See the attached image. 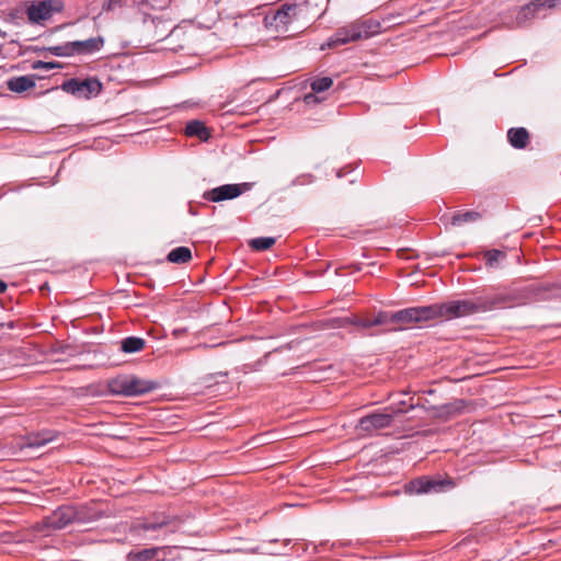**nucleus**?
Segmentation results:
<instances>
[{"label": "nucleus", "mask_w": 561, "mask_h": 561, "mask_svg": "<svg viewBox=\"0 0 561 561\" xmlns=\"http://www.w3.org/2000/svg\"><path fill=\"white\" fill-rule=\"evenodd\" d=\"M171 552L167 546L142 549V561H165Z\"/></svg>", "instance_id": "a211bd4d"}, {"label": "nucleus", "mask_w": 561, "mask_h": 561, "mask_svg": "<svg viewBox=\"0 0 561 561\" xmlns=\"http://www.w3.org/2000/svg\"><path fill=\"white\" fill-rule=\"evenodd\" d=\"M276 242V239L273 237H259L252 239L249 244L253 250L256 251H265L270 249L272 245H274Z\"/></svg>", "instance_id": "4be33fe9"}, {"label": "nucleus", "mask_w": 561, "mask_h": 561, "mask_svg": "<svg viewBox=\"0 0 561 561\" xmlns=\"http://www.w3.org/2000/svg\"><path fill=\"white\" fill-rule=\"evenodd\" d=\"M445 484L451 485V481L435 480L427 477L417 478L407 484V492L411 494H424L432 492H440L444 490Z\"/></svg>", "instance_id": "9b49d317"}, {"label": "nucleus", "mask_w": 561, "mask_h": 561, "mask_svg": "<svg viewBox=\"0 0 561 561\" xmlns=\"http://www.w3.org/2000/svg\"><path fill=\"white\" fill-rule=\"evenodd\" d=\"M167 35H168V31L163 27L162 30L159 31V33L154 37H157V41H160V39L167 37Z\"/></svg>", "instance_id": "473e14b6"}, {"label": "nucleus", "mask_w": 561, "mask_h": 561, "mask_svg": "<svg viewBox=\"0 0 561 561\" xmlns=\"http://www.w3.org/2000/svg\"><path fill=\"white\" fill-rule=\"evenodd\" d=\"M48 50L55 56H71L75 54L71 42L65 45L51 46L48 48Z\"/></svg>", "instance_id": "bb28decb"}, {"label": "nucleus", "mask_w": 561, "mask_h": 561, "mask_svg": "<svg viewBox=\"0 0 561 561\" xmlns=\"http://www.w3.org/2000/svg\"><path fill=\"white\" fill-rule=\"evenodd\" d=\"M392 422V413H371L359 419L357 428L360 432L371 433L391 426Z\"/></svg>", "instance_id": "1a4fd4ad"}, {"label": "nucleus", "mask_w": 561, "mask_h": 561, "mask_svg": "<svg viewBox=\"0 0 561 561\" xmlns=\"http://www.w3.org/2000/svg\"><path fill=\"white\" fill-rule=\"evenodd\" d=\"M507 138L512 147L524 149L528 145L529 134L524 127L511 128L507 131Z\"/></svg>", "instance_id": "dca6fc26"}, {"label": "nucleus", "mask_w": 561, "mask_h": 561, "mask_svg": "<svg viewBox=\"0 0 561 561\" xmlns=\"http://www.w3.org/2000/svg\"><path fill=\"white\" fill-rule=\"evenodd\" d=\"M157 382L154 381H144L142 380V396L152 391L153 389L157 388Z\"/></svg>", "instance_id": "7c9ffc66"}, {"label": "nucleus", "mask_w": 561, "mask_h": 561, "mask_svg": "<svg viewBox=\"0 0 561 561\" xmlns=\"http://www.w3.org/2000/svg\"><path fill=\"white\" fill-rule=\"evenodd\" d=\"M78 511L72 506H62L53 513L48 518V525L53 528L60 529L66 527L73 520H81Z\"/></svg>", "instance_id": "ddd939ff"}, {"label": "nucleus", "mask_w": 561, "mask_h": 561, "mask_svg": "<svg viewBox=\"0 0 561 561\" xmlns=\"http://www.w3.org/2000/svg\"><path fill=\"white\" fill-rule=\"evenodd\" d=\"M485 301L483 296L453 300L446 304L433 305L437 308V318L446 317L447 319L467 317L474 313L486 312Z\"/></svg>", "instance_id": "7ed1b4c3"}, {"label": "nucleus", "mask_w": 561, "mask_h": 561, "mask_svg": "<svg viewBox=\"0 0 561 561\" xmlns=\"http://www.w3.org/2000/svg\"><path fill=\"white\" fill-rule=\"evenodd\" d=\"M121 350L124 353H135L140 350V337L130 336L122 341Z\"/></svg>", "instance_id": "393cba45"}, {"label": "nucleus", "mask_w": 561, "mask_h": 561, "mask_svg": "<svg viewBox=\"0 0 561 561\" xmlns=\"http://www.w3.org/2000/svg\"><path fill=\"white\" fill-rule=\"evenodd\" d=\"M455 405H456V407H455V410H459V409L461 408V405H462V401H457V402L455 403ZM453 407H454V404H450V405H446L445 408H446V409L448 410V412H449V411H450V409H451Z\"/></svg>", "instance_id": "72a5a7b5"}, {"label": "nucleus", "mask_w": 561, "mask_h": 561, "mask_svg": "<svg viewBox=\"0 0 561 561\" xmlns=\"http://www.w3.org/2000/svg\"><path fill=\"white\" fill-rule=\"evenodd\" d=\"M379 26V23L373 20H358L352 22L347 25L339 27L335 33L328 39L327 44L322 45L321 48H331L339 45H345L351 42L369 38L370 36L378 33Z\"/></svg>", "instance_id": "f03ea898"}, {"label": "nucleus", "mask_w": 561, "mask_h": 561, "mask_svg": "<svg viewBox=\"0 0 561 561\" xmlns=\"http://www.w3.org/2000/svg\"><path fill=\"white\" fill-rule=\"evenodd\" d=\"M560 288L552 285L549 287H539L535 285L522 288H512L491 296H483L486 311L503 308H513L526 305L530 301L546 300L557 297Z\"/></svg>", "instance_id": "f257e3e1"}, {"label": "nucleus", "mask_w": 561, "mask_h": 561, "mask_svg": "<svg viewBox=\"0 0 561 561\" xmlns=\"http://www.w3.org/2000/svg\"><path fill=\"white\" fill-rule=\"evenodd\" d=\"M141 416H142V421H144V420H145V416H147V414L142 412V413H141Z\"/></svg>", "instance_id": "c9c22d12"}, {"label": "nucleus", "mask_w": 561, "mask_h": 561, "mask_svg": "<svg viewBox=\"0 0 561 561\" xmlns=\"http://www.w3.org/2000/svg\"><path fill=\"white\" fill-rule=\"evenodd\" d=\"M34 87L35 81L34 78L31 76L14 77L8 81V89L16 93H22Z\"/></svg>", "instance_id": "f3484780"}, {"label": "nucleus", "mask_w": 561, "mask_h": 561, "mask_svg": "<svg viewBox=\"0 0 561 561\" xmlns=\"http://www.w3.org/2000/svg\"><path fill=\"white\" fill-rule=\"evenodd\" d=\"M51 436L48 435V434H38L36 436H34L33 438H30V443L28 445L31 447H41L47 443H49L51 440Z\"/></svg>", "instance_id": "c85d7f7f"}, {"label": "nucleus", "mask_w": 561, "mask_h": 561, "mask_svg": "<svg viewBox=\"0 0 561 561\" xmlns=\"http://www.w3.org/2000/svg\"><path fill=\"white\" fill-rule=\"evenodd\" d=\"M248 184H224L203 194L204 199L209 202H222L237 198L243 193Z\"/></svg>", "instance_id": "9d476101"}, {"label": "nucleus", "mask_w": 561, "mask_h": 561, "mask_svg": "<svg viewBox=\"0 0 561 561\" xmlns=\"http://www.w3.org/2000/svg\"><path fill=\"white\" fill-rule=\"evenodd\" d=\"M333 84V80L330 78V77H322V78H317V79H313L311 82H310V88L312 90L313 93H308L305 95V102L307 104H311V103H314V102H318V98L314 95V93H321V92H324L327 90H329Z\"/></svg>", "instance_id": "2eb2a0df"}, {"label": "nucleus", "mask_w": 561, "mask_h": 561, "mask_svg": "<svg viewBox=\"0 0 561 561\" xmlns=\"http://www.w3.org/2000/svg\"><path fill=\"white\" fill-rule=\"evenodd\" d=\"M76 53H91L99 50L103 44L101 38H89L87 41L71 42Z\"/></svg>", "instance_id": "6ab92c4d"}, {"label": "nucleus", "mask_w": 561, "mask_h": 561, "mask_svg": "<svg viewBox=\"0 0 561 561\" xmlns=\"http://www.w3.org/2000/svg\"><path fill=\"white\" fill-rule=\"evenodd\" d=\"M156 27V19L150 14H142V31L150 34Z\"/></svg>", "instance_id": "cd10ccee"}, {"label": "nucleus", "mask_w": 561, "mask_h": 561, "mask_svg": "<svg viewBox=\"0 0 561 561\" xmlns=\"http://www.w3.org/2000/svg\"><path fill=\"white\" fill-rule=\"evenodd\" d=\"M64 3L61 0L32 1L26 7V15L32 24H39L49 20L55 13L61 12Z\"/></svg>", "instance_id": "39448f33"}, {"label": "nucleus", "mask_w": 561, "mask_h": 561, "mask_svg": "<svg viewBox=\"0 0 561 561\" xmlns=\"http://www.w3.org/2000/svg\"><path fill=\"white\" fill-rule=\"evenodd\" d=\"M546 7H553L551 0H535L529 4L523 7L516 16V21L518 24L525 23L527 20H530L536 16V14Z\"/></svg>", "instance_id": "4468645a"}, {"label": "nucleus", "mask_w": 561, "mask_h": 561, "mask_svg": "<svg viewBox=\"0 0 561 561\" xmlns=\"http://www.w3.org/2000/svg\"><path fill=\"white\" fill-rule=\"evenodd\" d=\"M207 130L205 125L199 121H191L186 124L185 134L187 136H196L203 138L206 135Z\"/></svg>", "instance_id": "5701e85b"}, {"label": "nucleus", "mask_w": 561, "mask_h": 561, "mask_svg": "<svg viewBox=\"0 0 561 561\" xmlns=\"http://www.w3.org/2000/svg\"><path fill=\"white\" fill-rule=\"evenodd\" d=\"M482 218L481 213L476 210H467L462 213H456L451 218L453 226H461L467 222L478 221Z\"/></svg>", "instance_id": "412c9836"}, {"label": "nucleus", "mask_w": 561, "mask_h": 561, "mask_svg": "<svg viewBox=\"0 0 561 561\" xmlns=\"http://www.w3.org/2000/svg\"><path fill=\"white\" fill-rule=\"evenodd\" d=\"M437 308L431 306L411 307L392 311V323L398 325V329H403L405 325L419 322H425L437 319Z\"/></svg>", "instance_id": "20e7f679"}, {"label": "nucleus", "mask_w": 561, "mask_h": 561, "mask_svg": "<svg viewBox=\"0 0 561 561\" xmlns=\"http://www.w3.org/2000/svg\"><path fill=\"white\" fill-rule=\"evenodd\" d=\"M168 261L176 264H185L192 260V251L187 247H178L168 254Z\"/></svg>", "instance_id": "aec40b11"}, {"label": "nucleus", "mask_w": 561, "mask_h": 561, "mask_svg": "<svg viewBox=\"0 0 561 561\" xmlns=\"http://www.w3.org/2000/svg\"><path fill=\"white\" fill-rule=\"evenodd\" d=\"M183 520L175 516L168 514L167 512L153 513L151 517L142 520V531H156L163 530L164 535L173 534L180 530Z\"/></svg>", "instance_id": "423d86ee"}, {"label": "nucleus", "mask_w": 561, "mask_h": 561, "mask_svg": "<svg viewBox=\"0 0 561 561\" xmlns=\"http://www.w3.org/2000/svg\"><path fill=\"white\" fill-rule=\"evenodd\" d=\"M107 387L114 394L129 397L140 393V380L135 375H118L108 380Z\"/></svg>", "instance_id": "6e6552de"}, {"label": "nucleus", "mask_w": 561, "mask_h": 561, "mask_svg": "<svg viewBox=\"0 0 561 561\" xmlns=\"http://www.w3.org/2000/svg\"><path fill=\"white\" fill-rule=\"evenodd\" d=\"M295 11L296 5L284 4L272 15L265 16V25L268 27H273L277 32L286 31L288 24L293 20Z\"/></svg>", "instance_id": "f8f14e48"}, {"label": "nucleus", "mask_w": 561, "mask_h": 561, "mask_svg": "<svg viewBox=\"0 0 561 561\" xmlns=\"http://www.w3.org/2000/svg\"><path fill=\"white\" fill-rule=\"evenodd\" d=\"M506 255L501 250H489L484 253L486 265L493 267L500 260L504 259Z\"/></svg>", "instance_id": "a878e982"}, {"label": "nucleus", "mask_w": 561, "mask_h": 561, "mask_svg": "<svg viewBox=\"0 0 561 561\" xmlns=\"http://www.w3.org/2000/svg\"><path fill=\"white\" fill-rule=\"evenodd\" d=\"M7 284L0 279V294L4 293L7 290Z\"/></svg>", "instance_id": "f704fd0d"}, {"label": "nucleus", "mask_w": 561, "mask_h": 561, "mask_svg": "<svg viewBox=\"0 0 561 561\" xmlns=\"http://www.w3.org/2000/svg\"><path fill=\"white\" fill-rule=\"evenodd\" d=\"M61 89L78 99L88 100L92 96H96L101 92L102 84L94 78H88L82 81L70 79L62 83Z\"/></svg>", "instance_id": "0eeeda50"}, {"label": "nucleus", "mask_w": 561, "mask_h": 561, "mask_svg": "<svg viewBox=\"0 0 561 561\" xmlns=\"http://www.w3.org/2000/svg\"><path fill=\"white\" fill-rule=\"evenodd\" d=\"M392 323V311H380L374 319L367 320V325H385Z\"/></svg>", "instance_id": "b1692460"}, {"label": "nucleus", "mask_w": 561, "mask_h": 561, "mask_svg": "<svg viewBox=\"0 0 561 561\" xmlns=\"http://www.w3.org/2000/svg\"><path fill=\"white\" fill-rule=\"evenodd\" d=\"M367 320L368 319H357L353 321V323L362 328H373V325H367Z\"/></svg>", "instance_id": "2f4dec72"}, {"label": "nucleus", "mask_w": 561, "mask_h": 561, "mask_svg": "<svg viewBox=\"0 0 561 561\" xmlns=\"http://www.w3.org/2000/svg\"><path fill=\"white\" fill-rule=\"evenodd\" d=\"M56 67H58V65L55 62H47V61H42V60L35 61L32 66L33 69L46 70V71L51 70Z\"/></svg>", "instance_id": "c756f323"}]
</instances>
